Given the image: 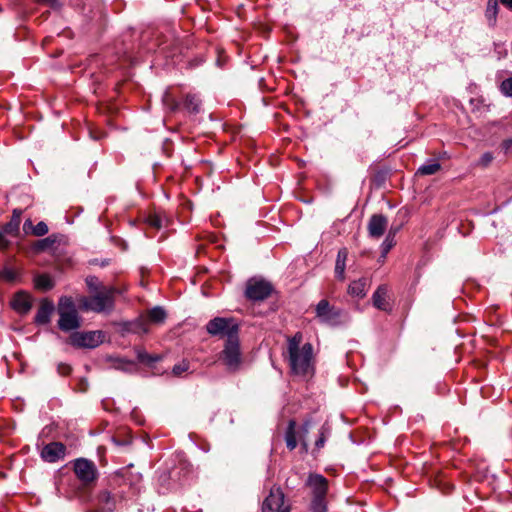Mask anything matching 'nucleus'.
Here are the masks:
<instances>
[{
  "label": "nucleus",
  "mask_w": 512,
  "mask_h": 512,
  "mask_svg": "<svg viewBox=\"0 0 512 512\" xmlns=\"http://www.w3.org/2000/svg\"><path fill=\"white\" fill-rule=\"evenodd\" d=\"M207 332L212 336L232 341L239 338V324L234 318L215 317L206 325Z\"/></svg>",
  "instance_id": "nucleus-4"
},
{
  "label": "nucleus",
  "mask_w": 512,
  "mask_h": 512,
  "mask_svg": "<svg viewBox=\"0 0 512 512\" xmlns=\"http://www.w3.org/2000/svg\"><path fill=\"white\" fill-rule=\"evenodd\" d=\"M272 291L271 285L263 280H250L247 283L245 294L251 300H263L267 298Z\"/></svg>",
  "instance_id": "nucleus-11"
},
{
  "label": "nucleus",
  "mask_w": 512,
  "mask_h": 512,
  "mask_svg": "<svg viewBox=\"0 0 512 512\" xmlns=\"http://www.w3.org/2000/svg\"><path fill=\"white\" fill-rule=\"evenodd\" d=\"M74 472L77 478L85 485L94 482L97 478V468L95 464L84 458L75 461Z\"/></svg>",
  "instance_id": "nucleus-10"
},
{
  "label": "nucleus",
  "mask_w": 512,
  "mask_h": 512,
  "mask_svg": "<svg viewBox=\"0 0 512 512\" xmlns=\"http://www.w3.org/2000/svg\"><path fill=\"white\" fill-rule=\"evenodd\" d=\"M501 91L504 95L512 97V78H508L501 83Z\"/></svg>",
  "instance_id": "nucleus-34"
},
{
  "label": "nucleus",
  "mask_w": 512,
  "mask_h": 512,
  "mask_svg": "<svg viewBox=\"0 0 512 512\" xmlns=\"http://www.w3.org/2000/svg\"><path fill=\"white\" fill-rule=\"evenodd\" d=\"M166 318V312L162 307L156 306L149 310L147 319L140 318L134 324L131 330L135 333H148V321L155 324L163 323Z\"/></svg>",
  "instance_id": "nucleus-9"
},
{
  "label": "nucleus",
  "mask_w": 512,
  "mask_h": 512,
  "mask_svg": "<svg viewBox=\"0 0 512 512\" xmlns=\"http://www.w3.org/2000/svg\"><path fill=\"white\" fill-rule=\"evenodd\" d=\"M312 511L313 512H326L327 511L325 497L313 498Z\"/></svg>",
  "instance_id": "nucleus-30"
},
{
  "label": "nucleus",
  "mask_w": 512,
  "mask_h": 512,
  "mask_svg": "<svg viewBox=\"0 0 512 512\" xmlns=\"http://www.w3.org/2000/svg\"><path fill=\"white\" fill-rule=\"evenodd\" d=\"M303 430H304L305 433H308V430H309V424L308 423L304 424Z\"/></svg>",
  "instance_id": "nucleus-46"
},
{
  "label": "nucleus",
  "mask_w": 512,
  "mask_h": 512,
  "mask_svg": "<svg viewBox=\"0 0 512 512\" xmlns=\"http://www.w3.org/2000/svg\"><path fill=\"white\" fill-rule=\"evenodd\" d=\"M138 358H139V360H141L143 362H151V361L158 360L157 356L156 357H151L147 353H139Z\"/></svg>",
  "instance_id": "nucleus-38"
},
{
  "label": "nucleus",
  "mask_w": 512,
  "mask_h": 512,
  "mask_svg": "<svg viewBox=\"0 0 512 512\" xmlns=\"http://www.w3.org/2000/svg\"><path fill=\"white\" fill-rule=\"evenodd\" d=\"M70 371H71V368L69 365L62 364V363L58 365V372L61 375H67L70 373Z\"/></svg>",
  "instance_id": "nucleus-39"
},
{
  "label": "nucleus",
  "mask_w": 512,
  "mask_h": 512,
  "mask_svg": "<svg viewBox=\"0 0 512 512\" xmlns=\"http://www.w3.org/2000/svg\"><path fill=\"white\" fill-rule=\"evenodd\" d=\"M316 317L320 323L329 326H337L341 324L342 311L331 306L325 299L316 305Z\"/></svg>",
  "instance_id": "nucleus-6"
},
{
  "label": "nucleus",
  "mask_w": 512,
  "mask_h": 512,
  "mask_svg": "<svg viewBox=\"0 0 512 512\" xmlns=\"http://www.w3.org/2000/svg\"><path fill=\"white\" fill-rule=\"evenodd\" d=\"M387 226V218L381 214H375L368 222V233L373 238H380L386 231Z\"/></svg>",
  "instance_id": "nucleus-12"
},
{
  "label": "nucleus",
  "mask_w": 512,
  "mask_h": 512,
  "mask_svg": "<svg viewBox=\"0 0 512 512\" xmlns=\"http://www.w3.org/2000/svg\"><path fill=\"white\" fill-rule=\"evenodd\" d=\"M12 307L20 314H26L32 307V299L30 295L25 292H18L12 300Z\"/></svg>",
  "instance_id": "nucleus-16"
},
{
  "label": "nucleus",
  "mask_w": 512,
  "mask_h": 512,
  "mask_svg": "<svg viewBox=\"0 0 512 512\" xmlns=\"http://www.w3.org/2000/svg\"><path fill=\"white\" fill-rule=\"evenodd\" d=\"M374 307L382 311H390L391 306L388 301V287L380 285L372 295Z\"/></svg>",
  "instance_id": "nucleus-15"
},
{
  "label": "nucleus",
  "mask_w": 512,
  "mask_h": 512,
  "mask_svg": "<svg viewBox=\"0 0 512 512\" xmlns=\"http://www.w3.org/2000/svg\"><path fill=\"white\" fill-rule=\"evenodd\" d=\"M262 512H289L284 503V494L279 487H273L262 504Z\"/></svg>",
  "instance_id": "nucleus-8"
},
{
  "label": "nucleus",
  "mask_w": 512,
  "mask_h": 512,
  "mask_svg": "<svg viewBox=\"0 0 512 512\" xmlns=\"http://www.w3.org/2000/svg\"><path fill=\"white\" fill-rule=\"evenodd\" d=\"M201 101L196 95L188 94L184 101L185 108L193 113H198Z\"/></svg>",
  "instance_id": "nucleus-24"
},
{
  "label": "nucleus",
  "mask_w": 512,
  "mask_h": 512,
  "mask_svg": "<svg viewBox=\"0 0 512 512\" xmlns=\"http://www.w3.org/2000/svg\"><path fill=\"white\" fill-rule=\"evenodd\" d=\"M189 369V363L185 360L180 363L174 365L172 372L175 376H181L184 372Z\"/></svg>",
  "instance_id": "nucleus-32"
},
{
  "label": "nucleus",
  "mask_w": 512,
  "mask_h": 512,
  "mask_svg": "<svg viewBox=\"0 0 512 512\" xmlns=\"http://www.w3.org/2000/svg\"><path fill=\"white\" fill-rule=\"evenodd\" d=\"M53 311L54 304L49 300H43L35 316V322L37 324H47L50 321Z\"/></svg>",
  "instance_id": "nucleus-17"
},
{
  "label": "nucleus",
  "mask_w": 512,
  "mask_h": 512,
  "mask_svg": "<svg viewBox=\"0 0 512 512\" xmlns=\"http://www.w3.org/2000/svg\"><path fill=\"white\" fill-rule=\"evenodd\" d=\"M65 455V446L60 442L47 444L41 452L42 458L47 462H56Z\"/></svg>",
  "instance_id": "nucleus-13"
},
{
  "label": "nucleus",
  "mask_w": 512,
  "mask_h": 512,
  "mask_svg": "<svg viewBox=\"0 0 512 512\" xmlns=\"http://www.w3.org/2000/svg\"><path fill=\"white\" fill-rule=\"evenodd\" d=\"M20 223L16 220H13L11 217L10 221L3 226V230L6 234L11 236H17L19 233Z\"/></svg>",
  "instance_id": "nucleus-28"
},
{
  "label": "nucleus",
  "mask_w": 512,
  "mask_h": 512,
  "mask_svg": "<svg viewBox=\"0 0 512 512\" xmlns=\"http://www.w3.org/2000/svg\"><path fill=\"white\" fill-rule=\"evenodd\" d=\"M104 334L101 331L75 332L69 337L73 346L95 348L103 342Z\"/></svg>",
  "instance_id": "nucleus-7"
},
{
  "label": "nucleus",
  "mask_w": 512,
  "mask_h": 512,
  "mask_svg": "<svg viewBox=\"0 0 512 512\" xmlns=\"http://www.w3.org/2000/svg\"><path fill=\"white\" fill-rule=\"evenodd\" d=\"M219 360L229 372H236L241 368L243 364V356L239 338L232 341H225Z\"/></svg>",
  "instance_id": "nucleus-5"
},
{
  "label": "nucleus",
  "mask_w": 512,
  "mask_h": 512,
  "mask_svg": "<svg viewBox=\"0 0 512 512\" xmlns=\"http://www.w3.org/2000/svg\"><path fill=\"white\" fill-rule=\"evenodd\" d=\"M324 443H325V435H324V431H322L320 438L316 441V447L321 448L324 446Z\"/></svg>",
  "instance_id": "nucleus-43"
},
{
  "label": "nucleus",
  "mask_w": 512,
  "mask_h": 512,
  "mask_svg": "<svg viewBox=\"0 0 512 512\" xmlns=\"http://www.w3.org/2000/svg\"><path fill=\"white\" fill-rule=\"evenodd\" d=\"M502 149L504 150L505 153L512 152V138L503 141Z\"/></svg>",
  "instance_id": "nucleus-40"
},
{
  "label": "nucleus",
  "mask_w": 512,
  "mask_h": 512,
  "mask_svg": "<svg viewBox=\"0 0 512 512\" xmlns=\"http://www.w3.org/2000/svg\"><path fill=\"white\" fill-rule=\"evenodd\" d=\"M302 334L296 333L288 340L290 367L294 374L307 376L313 373V347L305 343L302 347Z\"/></svg>",
  "instance_id": "nucleus-1"
},
{
  "label": "nucleus",
  "mask_w": 512,
  "mask_h": 512,
  "mask_svg": "<svg viewBox=\"0 0 512 512\" xmlns=\"http://www.w3.org/2000/svg\"><path fill=\"white\" fill-rule=\"evenodd\" d=\"M494 157H493V154L491 152H485L479 159L478 161V165L481 166V167H487L491 164V162L493 161Z\"/></svg>",
  "instance_id": "nucleus-35"
},
{
  "label": "nucleus",
  "mask_w": 512,
  "mask_h": 512,
  "mask_svg": "<svg viewBox=\"0 0 512 512\" xmlns=\"http://www.w3.org/2000/svg\"><path fill=\"white\" fill-rule=\"evenodd\" d=\"M5 235H7L3 228L0 230V249H6L10 242L6 239Z\"/></svg>",
  "instance_id": "nucleus-37"
},
{
  "label": "nucleus",
  "mask_w": 512,
  "mask_h": 512,
  "mask_svg": "<svg viewBox=\"0 0 512 512\" xmlns=\"http://www.w3.org/2000/svg\"><path fill=\"white\" fill-rule=\"evenodd\" d=\"M48 233V226L45 222H39L33 227V234L36 236H43Z\"/></svg>",
  "instance_id": "nucleus-33"
},
{
  "label": "nucleus",
  "mask_w": 512,
  "mask_h": 512,
  "mask_svg": "<svg viewBox=\"0 0 512 512\" xmlns=\"http://www.w3.org/2000/svg\"><path fill=\"white\" fill-rule=\"evenodd\" d=\"M33 227H34V226H33V224H32V221H31V220H29V219H28V220H26V221L24 222L23 229H24L25 231H27L28 229H32V230H33Z\"/></svg>",
  "instance_id": "nucleus-44"
},
{
  "label": "nucleus",
  "mask_w": 512,
  "mask_h": 512,
  "mask_svg": "<svg viewBox=\"0 0 512 512\" xmlns=\"http://www.w3.org/2000/svg\"><path fill=\"white\" fill-rule=\"evenodd\" d=\"M35 286L37 289L47 291L53 288L54 282L50 276L46 274L38 275L35 278Z\"/></svg>",
  "instance_id": "nucleus-22"
},
{
  "label": "nucleus",
  "mask_w": 512,
  "mask_h": 512,
  "mask_svg": "<svg viewBox=\"0 0 512 512\" xmlns=\"http://www.w3.org/2000/svg\"><path fill=\"white\" fill-rule=\"evenodd\" d=\"M295 427L296 422L294 420H290L285 434V441L289 450H293L297 446Z\"/></svg>",
  "instance_id": "nucleus-20"
},
{
  "label": "nucleus",
  "mask_w": 512,
  "mask_h": 512,
  "mask_svg": "<svg viewBox=\"0 0 512 512\" xmlns=\"http://www.w3.org/2000/svg\"><path fill=\"white\" fill-rule=\"evenodd\" d=\"M21 214H22L21 210L15 209L12 214L13 220H16L18 223H20L21 222Z\"/></svg>",
  "instance_id": "nucleus-42"
},
{
  "label": "nucleus",
  "mask_w": 512,
  "mask_h": 512,
  "mask_svg": "<svg viewBox=\"0 0 512 512\" xmlns=\"http://www.w3.org/2000/svg\"><path fill=\"white\" fill-rule=\"evenodd\" d=\"M498 14V1L497 0H488L487 8H486V17L488 21L492 24L496 22Z\"/></svg>",
  "instance_id": "nucleus-25"
},
{
  "label": "nucleus",
  "mask_w": 512,
  "mask_h": 512,
  "mask_svg": "<svg viewBox=\"0 0 512 512\" xmlns=\"http://www.w3.org/2000/svg\"><path fill=\"white\" fill-rule=\"evenodd\" d=\"M398 229L390 230L386 239L382 243V255L383 257L386 256V254L389 252V250L394 246V236L396 234Z\"/></svg>",
  "instance_id": "nucleus-27"
},
{
  "label": "nucleus",
  "mask_w": 512,
  "mask_h": 512,
  "mask_svg": "<svg viewBox=\"0 0 512 512\" xmlns=\"http://www.w3.org/2000/svg\"><path fill=\"white\" fill-rule=\"evenodd\" d=\"M365 290H366V280L361 279L358 281H353L348 288L349 294L357 297H363L365 296Z\"/></svg>",
  "instance_id": "nucleus-21"
},
{
  "label": "nucleus",
  "mask_w": 512,
  "mask_h": 512,
  "mask_svg": "<svg viewBox=\"0 0 512 512\" xmlns=\"http://www.w3.org/2000/svg\"><path fill=\"white\" fill-rule=\"evenodd\" d=\"M113 441L116 445L118 446H126L128 444H130V439H124V440H119L118 438H113Z\"/></svg>",
  "instance_id": "nucleus-41"
},
{
  "label": "nucleus",
  "mask_w": 512,
  "mask_h": 512,
  "mask_svg": "<svg viewBox=\"0 0 512 512\" xmlns=\"http://www.w3.org/2000/svg\"><path fill=\"white\" fill-rule=\"evenodd\" d=\"M85 281L89 289V293L96 292L97 290H102L109 287L103 285V283L95 276H88Z\"/></svg>",
  "instance_id": "nucleus-26"
},
{
  "label": "nucleus",
  "mask_w": 512,
  "mask_h": 512,
  "mask_svg": "<svg viewBox=\"0 0 512 512\" xmlns=\"http://www.w3.org/2000/svg\"><path fill=\"white\" fill-rule=\"evenodd\" d=\"M147 223L154 228H160L162 226V219L159 215H149L147 217Z\"/></svg>",
  "instance_id": "nucleus-36"
},
{
  "label": "nucleus",
  "mask_w": 512,
  "mask_h": 512,
  "mask_svg": "<svg viewBox=\"0 0 512 512\" xmlns=\"http://www.w3.org/2000/svg\"><path fill=\"white\" fill-rule=\"evenodd\" d=\"M58 326L62 331L68 332L80 327V316L70 297H61L58 303Z\"/></svg>",
  "instance_id": "nucleus-3"
},
{
  "label": "nucleus",
  "mask_w": 512,
  "mask_h": 512,
  "mask_svg": "<svg viewBox=\"0 0 512 512\" xmlns=\"http://www.w3.org/2000/svg\"><path fill=\"white\" fill-rule=\"evenodd\" d=\"M48 241H49V239H48V238H46V239L42 240V241H41V243H42L43 245H46V243H47Z\"/></svg>",
  "instance_id": "nucleus-47"
},
{
  "label": "nucleus",
  "mask_w": 512,
  "mask_h": 512,
  "mask_svg": "<svg viewBox=\"0 0 512 512\" xmlns=\"http://www.w3.org/2000/svg\"><path fill=\"white\" fill-rule=\"evenodd\" d=\"M0 277L7 282H15L18 279V273L11 268H5L0 272Z\"/></svg>",
  "instance_id": "nucleus-29"
},
{
  "label": "nucleus",
  "mask_w": 512,
  "mask_h": 512,
  "mask_svg": "<svg viewBox=\"0 0 512 512\" xmlns=\"http://www.w3.org/2000/svg\"><path fill=\"white\" fill-rule=\"evenodd\" d=\"M98 504L102 512H113L116 507V497L108 491H103L98 496Z\"/></svg>",
  "instance_id": "nucleus-18"
},
{
  "label": "nucleus",
  "mask_w": 512,
  "mask_h": 512,
  "mask_svg": "<svg viewBox=\"0 0 512 512\" xmlns=\"http://www.w3.org/2000/svg\"><path fill=\"white\" fill-rule=\"evenodd\" d=\"M308 485L312 489L313 498L326 497L328 484L327 480L318 474L310 475L308 478Z\"/></svg>",
  "instance_id": "nucleus-14"
},
{
  "label": "nucleus",
  "mask_w": 512,
  "mask_h": 512,
  "mask_svg": "<svg viewBox=\"0 0 512 512\" xmlns=\"http://www.w3.org/2000/svg\"><path fill=\"white\" fill-rule=\"evenodd\" d=\"M163 103L171 111H174L178 108V102L170 95L169 92H165V94L163 96Z\"/></svg>",
  "instance_id": "nucleus-31"
},
{
  "label": "nucleus",
  "mask_w": 512,
  "mask_h": 512,
  "mask_svg": "<svg viewBox=\"0 0 512 512\" xmlns=\"http://www.w3.org/2000/svg\"><path fill=\"white\" fill-rule=\"evenodd\" d=\"M116 290L108 287L96 292L90 293L89 296L81 297L79 303L84 310L96 313L110 312L114 307V296Z\"/></svg>",
  "instance_id": "nucleus-2"
},
{
  "label": "nucleus",
  "mask_w": 512,
  "mask_h": 512,
  "mask_svg": "<svg viewBox=\"0 0 512 512\" xmlns=\"http://www.w3.org/2000/svg\"><path fill=\"white\" fill-rule=\"evenodd\" d=\"M441 168V165L437 161H431L418 168L417 173L420 175H433L437 173Z\"/></svg>",
  "instance_id": "nucleus-23"
},
{
  "label": "nucleus",
  "mask_w": 512,
  "mask_h": 512,
  "mask_svg": "<svg viewBox=\"0 0 512 512\" xmlns=\"http://www.w3.org/2000/svg\"><path fill=\"white\" fill-rule=\"evenodd\" d=\"M347 254L348 253H347L346 249L339 250V252L337 254L336 265H335V274L341 280L344 278L345 262L347 259Z\"/></svg>",
  "instance_id": "nucleus-19"
},
{
  "label": "nucleus",
  "mask_w": 512,
  "mask_h": 512,
  "mask_svg": "<svg viewBox=\"0 0 512 512\" xmlns=\"http://www.w3.org/2000/svg\"><path fill=\"white\" fill-rule=\"evenodd\" d=\"M501 2L508 8L512 9V0H501Z\"/></svg>",
  "instance_id": "nucleus-45"
}]
</instances>
